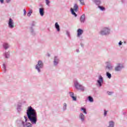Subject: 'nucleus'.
<instances>
[{"label":"nucleus","instance_id":"nucleus-1","mask_svg":"<svg viewBox=\"0 0 127 127\" xmlns=\"http://www.w3.org/2000/svg\"><path fill=\"white\" fill-rule=\"evenodd\" d=\"M27 117L32 125H36L37 123V113L36 110L33 109L32 107H28L26 111Z\"/></svg>","mask_w":127,"mask_h":127},{"label":"nucleus","instance_id":"nucleus-2","mask_svg":"<svg viewBox=\"0 0 127 127\" xmlns=\"http://www.w3.org/2000/svg\"><path fill=\"white\" fill-rule=\"evenodd\" d=\"M74 87L75 89H76L77 90H79L82 92H84V91H85V87L81 85L79 83V82H78V80H77V79L74 80Z\"/></svg>","mask_w":127,"mask_h":127},{"label":"nucleus","instance_id":"nucleus-3","mask_svg":"<svg viewBox=\"0 0 127 127\" xmlns=\"http://www.w3.org/2000/svg\"><path fill=\"white\" fill-rule=\"evenodd\" d=\"M110 31L111 29L110 28L104 27L99 32V34L101 35H109V34H110Z\"/></svg>","mask_w":127,"mask_h":127},{"label":"nucleus","instance_id":"nucleus-4","mask_svg":"<svg viewBox=\"0 0 127 127\" xmlns=\"http://www.w3.org/2000/svg\"><path fill=\"white\" fill-rule=\"evenodd\" d=\"M25 119V122L23 121H20V124H21L22 126H23V127H32V125L31 123L28 122V118L26 116L24 117Z\"/></svg>","mask_w":127,"mask_h":127},{"label":"nucleus","instance_id":"nucleus-5","mask_svg":"<svg viewBox=\"0 0 127 127\" xmlns=\"http://www.w3.org/2000/svg\"><path fill=\"white\" fill-rule=\"evenodd\" d=\"M97 83L96 85L99 88H101L102 86H103V84H104V77L102 76V75L99 74L98 75V79L96 80Z\"/></svg>","mask_w":127,"mask_h":127},{"label":"nucleus","instance_id":"nucleus-6","mask_svg":"<svg viewBox=\"0 0 127 127\" xmlns=\"http://www.w3.org/2000/svg\"><path fill=\"white\" fill-rule=\"evenodd\" d=\"M42 68H43V63L41 61H39L38 64L36 65L35 69L37 70L38 73H40Z\"/></svg>","mask_w":127,"mask_h":127},{"label":"nucleus","instance_id":"nucleus-7","mask_svg":"<svg viewBox=\"0 0 127 127\" xmlns=\"http://www.w3.org/2000/svg\"><path fill=\"white\" fill-rule=\"evenodd\" d=\"M114 69V65L112 64L111 62L106 63L105 70L106 71H112Z\"/></svg>","mask_w":127,"mask_h":127},{"label":"nucleus","instance_id":"nucleus-8","mask_svg":"<svg viewBox=\"0 0 127 127\" xmlns=\"http://www.w3.org/2000/svg\"><path fill=\"white\" fill-rule=\"evenodd\" d=\"M124 68H125V66L123 64L118 63L115 67V71H116V72H121Z\"/></svg>","mask_w":127,"mask_h":127},{"label":"nucleus","instance_id":"nucleus-9","mask_svg":"<svg viewBox=\"0 0 127 127\" xmlns=\"http://www.w3.org/2000/svg\"><path fill=\"white\" fill-rule=\"evenodd\" d=\"M77 10H79V7L77 5V4H75L74 6H73V9H71V11L72 14L74 15L75 17L77 16V14H76L75 12H77Z\"/></svg>","mask_w":127,"mask_h":127},{"label":"nucleus","instance_id":"nucleus-10","mask_svg":"<svg viewBox=\"0 0 127 127\" xmlns=\"http://www.w3.org/2000/svg\"><path fill=\"white\" fill-rule=\"evenodd\" d=\"M8 25L9 28H11V29H12L14 27V22H13V20L11 19V18H10L9 19L8 22Z\"/></svg>","mask_w":127,"mask_h":127},{"label":"nucleus","instance_id":"nucleus-11","mask_svg":"<svg viewBox=\"0 0 127 127\" xmlns=\"http://www.w3.org/2000/svg\"><path fill=\"white\" fill-rule=\"evenodd\" d=\"M36 24L35 21H33L32 22V23H31V27H30V32L31 33V34L33 35H35V33L34 32V30H33V28L32 27H33V26H34Z\"/></svg>","mask_w":127,"mask_h":127},{"label":"nucleus","instance_id":"nucleus-12","mask_svg":"<svg viewBox=\"0 0 127 127\" xmlns=\"http://www.w3.org/2000/svg\"><path fill=\"white\" fill-rule=\"evenodd\" d=\"M59 63V58H58V57L55 56L54 61V65H55V66H57Z\"/></svg>","mask_w":127,"mask_h":127},{"label":"nucleus","instance_id":"nucleus-13","mask_svg":"<svg viewBox=\"0 0 127 127\" xmlns=\"http://www.w3.org/2000/svg\"><path fill=\"white\" fill-rule=\"evenodd\" d=\"M77 37H80V36H81L83 34L84 31H83V30L81 29H78L77 31Z\"/></svg>","mask_w":127,"mask_h":127},{"label":"nucleus","instance_id":"nucleus-14","mask_svg":"<svg viewBox=\"0 0 127 127\" xmlns=\"http://www.w3.org/2000/svg\"><path fill=\"white\" fill-rule=\"evenodd\" d=\"M79 118L80 120L81 121V122H82V123L85 122V115H84L83 113H80L79 115Z\"/></svg>","mask_w":127,"mask_h":127},{"label":"nucleus","instance_id":"nucleus-15","mask_svg":"<svg viewBox=\"0 0 127 127\" xmlns=\"http://www.w3.org/2000/svg\"><path fill=\"white\" fill-rule=\"evenodd\" d=\"M55 27L58 31V32H59L60 31V26L59 25V24H58V22L55 23Z\"/></svg>","mask_w":127,"mask_h":127},{"label":"nucleus","instance_id":"nucleus-16","mask_svg":"<svg viewBox=\"0 0 127 127\" xmlns=\"http://www.w3.org/2000/svg\"><path fill=\"white\" fill-rule=\"evenodd\" d=\"M86 17L85 16V14H83L81 16L80 18V21L81 23H84L85 22V19Z\"/></svg>","mask_w":127,"mask_h":127},{"label":"nucleus","instance_id":"nucleus-17","mask_svg":"<svg viewBox=\"0 0 127 127\" xmlns=\"http://www.w3.org/2000/svg\"><path fill=\"white\" fill-rule=\"evenodd\" d=\"M2 46L5 50H6L9 48V45L7 43H4Z\"/></svg>","mask_w":127,"mask_h":127},{"label":"nucleus","instance_id":"nucleus-18","mask_svg":"<svg viewBox=\"0 0 127 127\" xmlns=\"http://www.w3.org/2000/svg\"><path fill=\"white\" fill-rule=\"evenodd\" d=\"M69 94L71 98H72V99H73V101H77V97L74 96V93H73L72 92H69Z\"/></svg>","mask_w":127,"mask_h":127},{"label":"nucleus","instance_id":"nucleus-19","mask_svg":"<svg viewBox=\"0 0 127 127\" xmlns=\"http://www.w3.org/2000/svg\"><path fill=\"white\" fill-rule=\"evenodd\" d=\"M39 12H40V14L41 16H43V15H44V8H39Z\"/></svg>","mask_w":127,"mask_h":127},{"label":"nucleus","instance_id":"nucleus-20","mask_svg":"<svg viewBox=\"0 0 127 127\" xmlns=\"http://www.w3.org/2000/svg\"><path fill=\"white\" fill-rule=\"evenodd\" d=\"M21 107H22L21 103H18L17 105V110L18 112H21Z\"/></svg>","mask_w":127,"mask_h":127},{"label":"nucleus","instance_id":"nucleus-21","mask_svg":"<svg viewBox=\"0 0 127 127\" xmlns=\"http://www.w3.org/2000/svg\"><path fill=\"white\" fill-rule=\"evenodd\" d=\"M93 1H94V2H95V3L96 4H97V5H100V4H101V0H92Z\"/></svg>","mask_w":127,"mask_h":127},{"label":"nucleus","instance_id":"nucleus-22","mask_svg":"<svg viewBox=\"0 0 127 127\" xmlns=\"http://www.w3.org/2000/svg\"><path fill=\"white\" fill-rule=\"evenodd\" d=\"M88 100L90 103H93V102H94V98L91 96L88 97Z\"/></svg>","mask_w":127,"mask_h":127},{"label":"nucleus","instance_id":"nucleus-23","mask_svg":"<svg viewBox=\"0 0 127 127\" xmlns=\"http://www.w3.org/2000/svg\"><path fill=\"white\" fill-rule=\"evenodd\" d=\"M115 126V122L113 121L109 122V126L108 127H114Z\"/></svg>","mask_w":127,"mask_h":127},{"label":"nucleus","instance_id":"nucleus-24","mask_svg":"<svg viewBox=\"0 0 127 127\" xmlns=\"http://www.w3.org/2000/svg\"><path fill=\"white\" fill-rule=\"evenodd\" d=\"M4 56L5 57V58H9V52H5L4 54Z\"/></svg>","mask_w":127,"mask_h":127},{"label":"nucleus","instance_id":"nucleus-25","mask_svg":"<svg viewBox=\"0 0 127 127\" xmlns=\"http://www.w3.org/2000/svg\"><path fill=\"white\" fill-rule=\"evenodd\" d=\"M106 76L109 79H111L112 78V74L109 72H106Z\"/></svg>","mask_w":127,"mask_h":127},{"label":"nucleus","instance_id":"nucleus-26","mask_svg":"<svg viewBox=\"0 0 127 127\" xmlns=\"http://www.w3.org/2000/svg\"><path fill=\"white\" fill-rule=\"evenodd\" d=\"M81 111H83V113H84V114H85V115H87V111L86 108L82 107L81 108Z\"/></svg>","mask_w":127,"mask_h":127},{"label":"nucleus","instance_id":"nucleus-27","mask_svg":"<svg viewBox=\"0 0 127 127\" xmlns=\"http://www.w3.org/2000/svg\"><path fill=\"white\" fill-rule=\"evenodd\" d=\"M67 110V104L66 103L64 104L63 110L66 111Z\"/></svg>","mask_w":127,"mask_h":127},{"label":"nucleus","instance_id":"nucleus-28","mask_svg":"<svg viewBox=\"0 0 127 127\" xmlns=\"http://www.w3.org/2000/svg\"><path fill=\"white\" fill-rule=\"evenodd\" d=\"M46 3L48 6H50V1L49 0H45Z\"/></svg>","mask_w":127,"mask_h":127},{"label":"nucleus","instance_id":"nucleus-29","mask_svg":"<svg viewBox=\"0 0 127 127\" xmlns=\"http://www.w3.org/2000/svg\"><path fill=\"white\" fill-rule=\"evenodd\" d=\"M32 13V10H30L28 13H27V16H28V17H30V16L31 15V14Z\"/></svg>","mask_w":127,"mask_h":127},{"label":"nucleus","instance_id":"nucleus-30","mask_svg":"<svg viewBox=\"0 0 127 127\" xmlns=\"http://www.w3.org/2000/svg\"><path fill=\"white\" fill-rule=\"evenodd\" d=\"M98 8H100V9H101V10H105V9L104 7L100 6V5H98Z\"/></svg>","mask_w":127,"mask_h":127},{"label":"nucleus","instance_id":"nucleus-31","mask_svg":"<svg viewBox=\"0 0 127 127\" xmlns=\"http://www.w3.org/2000/svg\"><path fill=\"white\" fill-rule=\"evenodd\" d=\"M80 1V4H81L82 5H84L85 4V2H84V0H78Z\"/></svg>","mask_w":127,"mask_h":127},{"label":"nucleus","instance_id":"nucleus-32","mask_svg":"<svg viewBox=\"0 0 127 127\" xmlns=\"http://www.w3.org/2000/svg\"><path fill=\"white\" fill-rule=\"evenodd\" d=\"M23 12H24L23 15L24 16H25V15H26V10L25 9V8L23 9Z\"/></svg>","mask_w":127,"mask_h":127},{"label":"nucleus","instance_id":"nucleus-33","mask_svg":"<svg viewBox=\"0 0 127 127\" xmlns=\"http://www.w3.org/2000/svg\"><path fill=\"white\" fill-rule=\"evenodd\" d=\"M66 35H67L68 37H70V32L68 31H66Z\"/></svg>","mask_w":127,"mask_h":127},{"label":"nucleus","instance_id":"nucleus-34","mask_svg":"<svg viewBox=\"0 0 127 127\" xmlns=\"http://www.w3.org/2000/svg\"><path fill=\"white\" fill-rule=\"evenodd\" d=\"M107 94H108V95H109V96H111V95H112V94H113V92H110V91H108V92H107Z\"/></svg>","mask_w":127,"mask_h":127},{"label":"nucleus","instance_id":"nucleus-35","mask_svg":"<svg viewBox=\"0 0 127 127\" xmlns=\"http://www.w3.org/2000/svg\"><path fill=\"white\" fill-rule=\"evenodd\" d=\"M107 113H108L107 111H106V110L104 111V117H106V116H107Z\"/></svg>","mask_w":127,"mask_h":127},{"label":"nucleus","instance_id":"nucleus-36","mask_svg":"<svg viewBox=\"0 0 127 127\" xmlns=\"http://www.w3.org/2000/svg\"><path fill=\"white\" fill-rule=\"evenodd\" d=\"M10 0H5L6 2L7 3H9V2H10Z\"/></svg>","mask_w":127,"mask_h":127},{"label":"nucleus","instance_id":"nucleus-37","mask_svg":"<svg viewBox=\"0 0 127 127\" xmlns=\"http://www.w3.org/2000/svg\"><path fill=\"white\" fill-rule=\"evenodd\" d=\"M123 44V42H122V41H120V42L119 43V46H121V45H122Z\"/></svg>","mask_w":127,"mask_h":127},{"label":"nucleus","instance_id":"nucleus-38","mask_svg":"<svg viewBox=\"0 0 127 127\" xmlns=\"http://www.w3.org/2000/svg\"><path fill=\"white\" fill-rule=\"evenodd\" d=\"M3 68L4 70L5 71L6 67H5V64H3Z\"/></svg>","mask_w":127,"mask_h":127},{"label":"nucleus","instance_id":"nucleus-39","mask_svg":"<svg viewBox=\"0 0 127 127\" xmlns=\"http://www.w3.org/2000/svg\"><path fill=\"white\" fill-rule=\"evenodd\" d=\"M4 0H0V2L1 3H3V1Z\"/></svg>","mask_w":127,"mask_h":127},{"label":"nucleus","instance_id":"nucleus-40","mask_svg":"<svg viewBox=\"0 0 127 127\" xmlns=\"http://www.w3.org/2000/svg\"><path fill=\"white\" fill-rule=\"evenodd\" d=\"M81 47H84V45L82 43L80 44Z\"/></svg>","mask_w":127,"mask_h":127},{"label":"nucleus","instance_id":"nucleus-41","mask_svg":"<svg viewBox=\"0 0 127 127\" xmlns=\"http://www.w3.org/2000/svg\"><path fill=\"white\" fill-rule=\"evenodd\" d=\"M76 52H79V50H76Z\"/></svg>","mask_w":127,"mask_h":127},{"label":"nucleus","instance_id":"nucleus-42","mask_svg":"<svg viewBox=\"0 0 127 127\" xmlns=\"http://www.w3.org/2000/svg\"><path fill=\"white\" fill-rule=\"evenodd\" d=\"M48 56H50V55L49 54V55H48Z\"/></svg>","mask_w":127,"mask_h":127}]
</instances>
